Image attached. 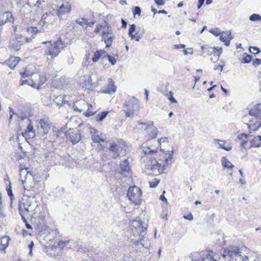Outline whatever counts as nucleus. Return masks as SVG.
<instances>
[{"mask_svg": "<svg viewBox=\"0 0 261 261\" xmlns=\"http://www.w3.org/2000/svg\"><path fill=\"white\" fill-rule=\"evenodd\" d=\"M172 154L166 158L165 163H159L156 159H151L147 162L146 166L147 169L151 170L154 174H159L165 172L168 166L171 163Z\"/></svg>", "mask_w": 261, "mask_h": 261, "instance_id": "obj_1", "label": "nucleus"}, {"mask_svg": "<svg viewBox=\"0 0 261 261\" xmlns=\"http://www.w3.org/2000/svg\"><path fill=\"white\" fill-rule=\"evenodd\" d=\"M222 256L228 261H249L248 257L243 255L238 247L229 246L224 250Z\"/></svg>", "mask_w": 261, "mask_h": 261, "instance_id": "obj_2", "label": "nucleus"}, {"mask_svg": "<svg viewBox=\"0 0 261 261\" xmlns=\"http://www.w3.org/2000/svg\"><path fill=\"white\" fill-rule=\"evenodd\" d=\"M132 226L134 235L138 236L139 238L137 239H131V240L134 242L135 245H138L146 233L145 231L147 227L146 225H143L141 221L137 220L133 221Z\"/></svg>", "mask_w": 261, "mask_h": 261, "instance_id": "obj_3", "label": "nucleus"}, {"mask_svg": "<svg viewBox=\"0 0 261 261\" xmlns=\"http://www.w3.org/2000/svg\"><path fill=\"white\" fill-rule=\"evenodd\" d=\"M19 180L23 186L24 189L29 190V188H34L35 182L31 173L28 171L27 168L21 165L19 167Z\"/></svg>", "mask_w": 261, "mask_h": 261, "instance_id": "obj_4", "label": "nucleus"}, {"mask_svg": "<svg viewBox=\"0 0 261 261\" xmlns=\"http://www.w3.org/2000/svg\"><path fill=\"white\" fill-rule=\"evenodd\" d=\"M124 108L125 116L133 117L140 109V103L138 99L135 97H130L125 101Z\"/></svg>", "mask_w": 261, "mask_h": 261, "instance_id": "obj_5", "label": "nucleus"}, {"mask_svg": "<svg viewBox=\"0 0 261 261\" xmlns=\"http://www.w3.org/2000/svg\"><path fill=\"white\" fill-rule=\"evenodd\" d=\"M141 196L142 191L139 187L136 186L129 187L127 196L132 203L136 205H140L142 201Z\"/></svg>", "mask_w": 261, "mask_h": 261, "instance_id": "obj_6", "label": "nucleus"}, {"mask_svg": "<svg viewBox=\"0 0 261 261\" xmlns=\"http://www.w3.org/2000/svg\"><path fill=\"white\" fill-rule=\"evenodd\" d=\"M63 43L61 39L50 43L45 51V55L50 56L52 59L55 58L60 53L61 49L63 47Z\"/></svg>", "mask_w": 261, "mask_h": 261, "instance_id": "obj_7", "label": "nucleus"}, {"mask_svg": "<svg viewBox=\"0 0 261 261\" xmlns=\"http://www.w3.org/2000/svg\"><path fill=\"white\" fill-rule=\"evenodd\" d=\"M65 135L73 145L77 143L81 139V133L78 130L70 128L66 132Z\"/></svg>", "mask_w": 261, "mask_h": 261, "instance_id": "obj_8", "label": "nucleus"}, {"mask_svg": "<svg viewBox=\"0 0 261 261\" xmlns=\"http://www.w3.org/2000/svg\"><path fill=\"white\" fill-rule=\"evenodd\" d=\"M201 55L203 56H209L212 53H214V56L218 58L222 52V48H220L219 49H217L215 47H208L207 46H201Z\"/></svg>", "mask_w": 261, "mask_h": 261, "instance_id": "obj_9", "label": "nucleus"}, {"mask_svg": "<svg viewBox=\"0 0 261 261\" xmlns=\"http://www.w3.org/2000/svg\"><path fill=\"white\" fill-rule=\"evenodd\" d=\"M19 212L21 214H26L28 212L33 211L34 210L31 206V203L28 200L22 199L19 204Z\"/></svg>", "mask_w": 261, "mask_h": 261, "instance_id": "obj_10", "label": "nucleus"}, {"mask_svg": "<svg viewBox=\"0 0 261 261\" xmlns=\"http://www.w3.org/2000/svg\"><path fill=\"white\" fill-rule=\"evenodd\" d=\"M62 134V132L58 127L53 126L48 137V140L50 142H55L59 139Z\"/></svg>", "mask_w": 261, "mask_h": 261, "instance_id": "obj_11", "label": "nucleus"}, {"mask_svg": "<svg viewBox=\"0 0 261 261\" xmlns=\"http://www.w3.org/2000/svg\"><path fill=\"white\" fill-rule=\"evenodd\" d=\"M114 39V35L112 32L103 31L102 40L104 41L106 44V47L111 46Z\"/></svg>", "mask_w": 261, "mask_h": 261, "instance_id": "obj_12", "label": "nucleus"}, {"mask_svg": "<svg viewBox=\"0 0 261 261\" xmlns=\"http://www.w3.org/2000/svg\"><path fill=\"white\" fill-rule=\"evenodd\" d=\"M88 106V103L85 100H81L76 102V103H72L71 106L72 109L75 112L81 113Z\"/></svg>", "mask_w": 261, "mask_h": 261, "instance_id": "obj_13", "label": "nucleus"}, {"mask_svg": "<svg viewBox=\"0 0 261 261\" xmlns=\"http://www.w3.org/2000/svg\"><path fill=\"white\" fill-rule=\"evenodd\" d=\"M108 85L106 87H103L100 90V92L103 93L110 94L115 92L116 90V87L114 85V82L112 79H108Z\"/></svg>", "mask_w": 261, "mask_h": 261, "instance_id": "obj_14", "label": "nucleus"}, {"mask_svg": "<svg viewBox=\"0 0 261 261\" xmlns=\"http://www.w3.org/2000/svg\"><path fill=\"white\" fill-rule=\"evenodd\" d=\"M249 115L255 117V119L261 118V103L255 105L249 111Z\"/></svg>", "mask_w": 261, "mask_h": 261, "instance_id": "obj_15", "label": "nucleus"}, {"mask_svg": "<svg viewBox=\"0 0 261 261\" xmlns=\"http://www.w3.org/2000/svg\"><path fill=\"white\" fill-rule=\"evenodd\" d=\"M70 11V5L68 3H66L65 4H63L59 7L58 10V14L59 17H61L62 15L69 13Z\"/></svg>", "mask_w": 261, "mask_h": 261, "instance_id": "obj_16", "label": "nucleus"}, {"mask_svg": "<svg viewBox=\"0 0 261 261\" xmlns=\"http://www.w3.org/2000/svg\"><path fill=\"white\" fill-rule=\"evenodd\" d=\"M20 58L16 57L11 56L10 58L2 63V64H6L11 69H14L16 65L18 63Z\"/></svg>", "mask_w": 261, "mask_h": 261, "instance_id": "obj_17", "label": "nucleus"}, {"mask_svg": "<svg viewBox=\"0 0 261 261\" xmlns=\"http://www.w3.org/2000/svg\"><path fill=\"white\" fill-rule=\"evenodd\" d=\"M246 124L250 129L255 132L261 126V118L256 119L255 122H253V119H250L249 123Z\"/></svg>", "mask_w": 261, "mask_h": 261, "instance_id": "obj_18", "label": "nucleus"}, {"mask_svg": "<svg viewBox=\"0 0 261 261\" xmlns=\"http://www.w3.org/2000/svg\"><path fill=\"white\" fill-rule=\"evenodd\" d=\"M120 147L116 143H112L109 148V151L112 153L113 158H116L119 155V149Z\"/></svg>", "mask_w": 261, "mask_h": 261, "instance_id": "obj_19", "label": "nucleus"}, {"mask_svg": "<svg viewBox=\"0 0 261 261\" xmlns=\"http://www.w3.org/2000/svg\"><path fill=\"white\" fill-rule=\"evenodd\" d=\"M107 55V52L103 49L97 50L94 53V56L92 58V60L94 62H97L100 58L102 60H104L105 58V55Z\"/></svg>", "mask_w": 261, "mask_h": 261, "instance_id": "obj_20", "label": "nucleus"}, {"mask_svg": "<svg viewBox=\"0 0 261 261\" xmlns=\"http://www.w3.org/2000/svg\"><path fill=\"white\" fill-rule=\"evenodd\" d=\"M39 123L40 125V127L43 130L44 134L48 133V131L50 128V124L47 120L42 119L39 120Z\"/></svg>", "mask_w": 261, "mask_h": 261, "instance_id": "obj_21", "label": "nucleus"}, {"mask_svg": "<svg viewBox=\"0 0 261 261\" xmlns=\"http://www.w3.org/2000/svg\"><path fill=\"white\" fill-rule=\"evenodd\" d=\"M10 238L8 236H3L0 238V250L4 251L8 246Z\"/></svg>", "mask_w": 261, "mask_h": 261, "instance_id": "obj_22", "label": "nucleus"}, {"mask_svg": "<svg viewBox=\"0 0 261 261\" xmlns=\"http://www.w3.org/2000/svg\"><path fill=\"white\" fill-rule=\"evenodd\" d=\"M91 139L95 143H99L104 142L106 140L105 136H102L101 133L99 132H95L91 136Z\"/></svg>", "mask_w": 261, "mask_h": 261, "instance_id": "obj_23", "label": "nucleus"}, {"mask_svg": "<svg viewBox=\"0 0 261 261\" xmlns=\"http://www.w3.org/2000/svg\"><path fill=\"white\" fill-rule=\"evenodd\" d=\"M22 44L21 43L13 39L10 41L9 43V48L14 51H18L20 49Z\"/></svg>", "mask_w": 261, "mask_h": 261, "instance_id": "obj_24", "label": "nucleus"}, {"mask_svg": "<svg viewBox=\"0 0 261 261\" xmlns=\"http://www.w3.org/2000/svg\"><path fill=\"white\" fill-rule=\"evenodd\" d=\"M147 133L149 137L152 139L155 138L156 137L158 130L156 127L153 125L152 122L150 123L149 129Z\"/></svg>", "mask_w": 261, "mask_h": 261, "instance_id": "obj_25", "label": "nucleus"}, {"mask_svg": "<svg viewBox=\"0 0 261 261\" xmlns=\"http://www.w3.org/2000/svg\"><path fill=\"white\" fill-rule=\"evenodd\" d=\"M201 253H202V256H205L206 257L204 258H201V260L200 261H216V259H214L212 255V250L209 251L208 252L206 251H202Z\"/></svg>", "mask_w": 261, "mask_h": 261, "instance_id": "obj_26", "label": "nucleus"}, {"mask_svg": "<svg viewBox=\"0 0 261 261\" xmlns=\"http://www.w3.org/2000/svg\"><path fill=\"white\" fill-rule=\"evenodd\" d=\"M122 172H128L130 170L129 163L127 159L122 161L120 164Z\"/></svg>", "mask_w": 261, "mask_h": 261, "instance_id": "obj_27", "label": "nucleus"}, {"mask_svg": "<svg viewBox=\"0 0 261 261\" xmlns=\"http://www.w3.org/2000/svg\"><path fill=\"white\" fill-rule=\"evenodd\" d=\"M158 148L154 147H145L143 149V151L144 152L145 154H151L156 152Z\"/></svg>", "mask_w": 261, "mask_h": 261, "instance_id": "obj_28", "label": "nucleus"}, {"mask_svg": "<svg viewBox=\"0 0 261 261\" xmlns=\"http://www.w3.org/2000/svg\"><path fill=\"white\" fill-rule=\"evenodd\" d=\"M221 162L222 166L225 168L232 169L234 166L228 160L224 157L222 158Z\"/></svg>", "mask_w": 261, "mask_h": 261, "instance_id": "obj_29", "label": "nucleus"}, {"mask_svg": "<svg viewBox=\"0 0 261 261\" xmlns=\"http://www.w3.org/2000/svg\"><path fill=\"white\" fill-rule=\"evenodd\" d=\"M218 141L219 148H222L226 151H230L232 147L230 145L228 144L227 146H225V144L226 143L225 141L221 140Z\"/></svg>", "mask_w": 261, "mask_h": 261, "instance_id": "obj_30", "label": "nucleus"}, {"mask_svg": "<svg viewBox=\"0 0 261 261\" xmlns=\"http://www.w3.org/2000/svg\"><path fill=\"white\" fill-rule=\"evenodd\" d=\"M108 112L106 111L102 112L101 113H98L96 115V119L97 121H102L107 116Z\"/></svg>", "mask_w": 261, "mask_h": 261, "instance_id": "obj_31", "label": "nucleus"}, {"mask_svg": "<svg viewBox=\"0 0 261 261\" xmlns=\"http://www.w3.org/2000/svg\"><path fill=\"white\" fill-rule=\"evenodd\" d=\"M51 16L49 14L47 13H45L42 15L41 17V19L40 20L41 23H43V25H44L45 23H49L50 21H48V17Z\"/></svg>", "mask_w": 261, "mask_h": 261, "instance_id": "obj_32", "label": "nucleus"}, {"mask_svg": "<svg viewBox=\"0 0 261 261\" xmlns=\"http://www.w3.org/2000/svg\"><path fill=\"white\" fill-rule=\"evenodd\" d=\"M139 125V128L141 129L146 130L147 132L149 129L150 126V123H143V122H138Z\"/></svg>", "mask_w": 261, "mask_h": 261, "instance_id": "obj_33", "label": "nucleus"}, {"mask_svg": "<svg viewBox=\"0 0 261 261\" xmlns=\"http://www.w3.org/2000/svg\"><path fill=\"white\" fill-rule=\"evenodd\" d=\"M249 19L252 21H261V16L257 14H253L249 16Z\"/></svg>", "mask_w": 261, "mask_h": 261, "instance_id": "obj_34", "label": "nucleus"}, {"mask_svg": "<svg viewBox=\"0 0 261 261\" xmlns=\"http://www.w3.org/2000/svg\"><path fill=\"white\" fill-rule=\"evenodd\" d=\"M27 32L29 33L32 34L34 36L35 34H36L37 33L41 32V31H39L38 28L37 27H30L28 28L27 29Z\"/></svg>", "mask_w": 261, "mask_h": 261, "instance_id": "obj_35", "label": "nucleus"}, {"mask_svg": "<svg viewBox=\"0 0 261 261\" xmlns=\"http://www.w3.org/2000/svg\"><path fill=\"white\" fill-rule=\"evenodd\" d=\"M105 58H108V61L112 65H114L116 64V58H115L114 57L109 55L107 53V55H105Z\"/></svg>", "mask_w": 261, "mask_h": 261, "instance_id": "obj_36", "label": "nucleus"}, {"mask_svg": "<svg viewBox=\"0 0 261 261\" xmlns=\"http://www.w3.org/2000/svg\"><path fill=\"white\" fill-rule=\"evenodd\" d=\"M39 86H41V85H43L47 81V78L46 77V75L44 73H42L41 74H39Z\"/></svg>", "mask_w": 261, "mask_h": 261, "instance_id": "obj_37", "label": "nucleus"}, {"mask_svg": "<svg viewBox=\"0 0 261 261\" xmlns=\"http://www.w3.org/2000/svg\"><path fill=\"white\" fill-rule=\"evenodd\" d=\"M92 107V106L91 105L88 104V106L87 107L88 110H87V112L85 113V115L86 117H89V116H92L93 115H94L95 113V111H92L90 110V109Z\"/></svg>", "mask_w": 261, "mask_h": 261, "instance_id": "obj_38", "label": "nucleus"}, {"mask_svg": "<svg viewBox=\"0 0 261 261\" xmlns=\"http://www.w3.org/2000/svg\"><path fill=\"white\" fill-rule=\"evenodd\" d=\"M64 99V95H59L56 98L55 102L57 105L62 106L63 105V100Z\"/></svg>", "mask_w": 261, "mask_h": 261, "instance_id": "obj_39", "label": "nucleus"}, {"mask_svg": "<svg viewBox=\"0 0 261 261\" xmlns=\"http://www.w3.org/2000/svg\"><path fill=\"white\" fill-rule=\"evenodd\" d=\"M72 101L69 100V97L68 96L64 95V99L63 100V105H67L70 106L72 105Z\"/></svg>", "mask_w": 261, "mask_h": 261, "instance_id": "obj_40", "label": "nucleus"}, {"mask_svg": "<svg viewBox=\"0 0 261 261\" xmlns=\"http://www.w3.org/2000/svg\"><path fill=\"white\" fill-rule=\"evenodd\" d=\"M14 40L19 42V43H21L22 45L25 43L24 37L22 36L21 35H16V38Z\"/></svg>", "mask_w": 261, "mask_h": 261, "instance_id": "obj_41", "label": "nucleus"}, {"mask_svg": "<svg viewBox=\"0 0 261 261\" xmlns=\"http://www.w3.org/2000/svg\"><path fill=\"white\" fill-rule=\"evenodd\" d=\"M160 179L154 178L153 181H149V186L150 188H155L157 186V185L160 182Z\"/></svg>", "mask_w": 261, "mask_h": 261, "instance_id": "obj_42", "label": "nucleus"}, {"mask_svg": "<svg viewBox=\"0 0 261 261\" xmlns=\"http://www.w3.org/2000/svg\"><path fill=\"white\" fill-rule=\"evenodd\" d=\"M25 214H21L20 215H21L22 220H23V222L25 223L26 227L28 229H32V226L30 224L28 223L27 219L25 218Z\"/></svg>", "mask_w": 261, "mask_h": 261, "instance_id": "obj_43", "label": "nucleus"}, {"mask_svg": "<svg viewBox=\"0 0 261 261\" xmlns=\"http://www.w3.org/2000/svg\"><path fill=\"white\" fill-rule=\"evenodd\" d=\"M228 39V32H223L221 33L220 36V39L222 41H225Z\"/></svg>", "mask_w": 261, "mask_h": 261, "instance_id": "obj_44", "label": "nucleus"}, {"mask_svg": "<svg viewBox=\"0 0 261 261\" xmlns=\"http://www.w3.org/2000/svg\"><path fill=\"white\" fill-rule=\"evenodd\" d=\"M244 55H245L243 58V61L245 63H249L251 62L252 59V56L250 55H247L246 54H244Z\"/></svg>", "mask_w": 261, "mask_h": 261, "instance_id": "obj_45", "label": "nucleus"}, {"mask_svg": "<svg viewBox=\"0 0 261 261\" xmlns=\"http://www.w3.org/2000/svg\"><path fill=\"white\" fill-rule=\"evenodd\" d=\"M141 12V8L138 6L135 7L133 10V13L134 15H140Z\"/></svg>", "mask_w": 261, "mask_h": 261, "instance_id": "obj_46", "label": "nucleus"}, {"mask_svg": "<svg viewBox=\"0 0 261 261\" xmlns=\"http://www.w3.org/2000/svg\"><path fill=\"white\" fill-rule=\"evenodd\" d=\"M136 30V25L135 24H132L130 25V28L128 30V34L129 36L132 35L133 33Z\"/></svg>", "mask_w": 261, "mask_h": 261, "instance_id": "obj_47", "label": "nucleus"}, {"mask_svg": "<svg viewBox=\"0 0 261 261\" xmlns=\"http://www.w3.org/2000/svg\"><path fill=\"white\" fill-rule=\"evenodd\" d=\"M17 116L21 120H23L28 117L27 114L23 112H21L17 114Z\"/></svg>", "mask_w": 261, "mask_h": 261, "instance_id": "obj_48", "label": "nucleus"}, {"mask_svg": "<svg viewBox=\"0 0 261 261\" xmlns=\"http://www.w3.org/2000/svg\"><path fill=\"white\" fill-rule=\"evenodd\" d=\"M261 64V59L255 58V60H254L252 62V65L255 67H256L257 66H259Z\"/></svg>", "mask_w": 261, "mask_h": 261, "instance_id": "obj_49", "label": "nucleus"}, {"mask_svg": "<svg viewBox=\"0 0 261 261\" xmlns=\"http://www.w3.org/2000/svg\"><path fill=\"white\" fill-rule=\"evenodd\" d=\"M6 190H7V194H8V196L10 197L11 199L12 200V198L13 196V195L12 193V189H11L10 184L9 185V187H7L6 188Z\"/></svg>", "mask_w": 261, "mask_h": 261, "instance_id": "obj_50", "label": "nucleus"}, {"mask_svg": "<svg viewBox=\"0 0 261 261\" xmlns=\"http://www.w3.org/2000/svg\"><path fill=\"white\" fill-rule=\"evenodd\" d=\"M249 136V135H247L246 134H245V133H243V134H241L240 135H239L237 137V138L239 139V140H242V141L244 140V138H245V139H246Z\"/></svg>", "mask_w": 261, "mask_h": 261, "instance_id": "obj_51", "label": "nucleus"}, {"mask_svg": "<svg viewBox=\"0 0 261 261\" xmlns=\"http://www.w3.org/2000/svg\"><path fill=\"white\" fill-rule=\"evenodd\" d=\"M25 131L27 132V133H33V134L34 135V127L33 126V125L31 124H29L27 127V129L25 130Z\"/></svg>", "mask_w": 261, "mask_h": 261, "instance_id": "obj_52", "label": "nucleus"}, {"mask_svg": "<svg viewBox=\"0 0 261 261\" xmlns=\"http://www.w3.org/2000/svg\"><path fill=\"white\" fill-rule=\"evenodd\" d=\"M82 20L84 21L85 24L90 27H92L95 22L94 21L89 22L88 19L86 18H83Z\"/></svg>", "mask_w": 261, "mask_h": 261, "instance_id": "obj_53", "label": "nucleus"}, {"mask_svg": "<svg viewBox=\"0 0 261 261\" xmlns=\"http://www.w3.org/2000/svg\"><path fill=\"white\" fill-rule=\"evenodd\" d=\"M130 37H131V39L132 40L135 39L137 41H139L140 38H141V36L138 35V33H136V34H133Z\"/></svg>", "mask_w": 261, "mask_h": 261, "instance_id": "obj_54", "label": "nucleus"}, {"mask_svg": "<svg viewBox=\"0 0 261 261\" xmlns=\"http://www.w3.org/2000/svg\"><path fill=\"white\" fill-rule=\"evenodd\" d=\"M211 32L213 33L214 35H216V36H218L221 34V31L218 28L214 29V30H212Z\"/></svg>", "mask_w": 261, "mask_h": 261, "instance_id": "obj_55", "label": "nucleus"}, {"mask_svg": "<svg viewBox=\"0 0 261 261\" xmlns=\"http://www.w3.org/2000/svg\"><path fill=\"white\" fill-rule=\"evenodd\" d=\"M169 94H170V96L168 97V99L170 100V101L171 103H176L177 101H176V99L173 97V94L172 93V92L171 91L169 92Z\"/></svg>", "mask_w": 261, "mask_h": 261, "instance_id": "obj_56", "label": "nucleus"}, {"mask_svg": "<svg viewBox=\"0 0 261 261\" xmlns=\"http://www.w3.org/2000/svg\"><path fill=\"white\" fill-rule=\"evenodd\" d=\"M20 74L23 78H25L26 77L29 76L32 74V73L30 74L27 70L22 73H20Z\"/></svg>", "mask_w": 261, "mask_h": 261, "instance_id": "obj_57", "label": "nucleus"}, {"mask_svg": "<svg viewBox=\"0 0 261 261\" xmlns=\"http://www.w3.org/2000/svg\"><path fill=\"white\" fill-rule=\"evenodd\" d=\"M155 4L158 6H163L165 4L164 0H154Z\"/></svg>", "mask_w": 261, "mask_h": 261, "instance_id": "obj_58", "label": "nucleus"}, {"mask_svg": "<svg viewBox=\"0 0 261 261\" xmlns=\"http://www.w3.org/2000/svg\"><path fill=\"white\" fill-rule=\"evenodd\" d=\"M173 46H174V48L177 49L184 48L186 47L185 45L182 44L174 45Z\"/></svg>", "mask_w": 261, "mask_h": 261, "instance_id": "obj_59", "label": "nucleus"}, {"mask_svg": "<svg viewBox=\"0 0 261 261\" xmlns=\"http://www.w3.org/2000/svg\"><path fill=\"white\" fill-rule=\"evenodd\" d=\"M35 38V36H33V35H32V36L30 37H24L25 38V42L29 43L30 42L33 38Z\"/></svg>", "mask_w": 261, "mask_h": 261, "instance_id": "obj_60", "label": "nucleus"}, {"mask_svg": "<svg viewBox=\"0 0 261 261\" xmlns=\"http://www.w3.org/2000/svg\"><path fill=\"white\" fill-rule=\"evenodd\" d=\"M167 140V138H162L159 141H154V142L157 144L158 145H161V142H164Z\"/></svg>", "mask_w": 261, "mask_h": 261, "instance_id": "obj_61", "label": "nucleus"}, {"mask_svg": "<svg viewBox=\"0 0 261 261\" xmlns=\"http://www.w3.org/2000/svg\"><path fill=\"white\" fill-rule=\"evenodd\" d=\"M223 67H224V65H218L217 66H215V67L214 68V69L215 70H220L221 71H222L223 70Z\"/></svg>", "mask_w": 261, "mask_h": 261, "instance_id": "obj_62", "label": "nucleus"}, {"mask_svg": "<svg viewBox=\"0 0 261 261\" xmlns=\"http://www.w3.org/2000/svg\"><path fill=\"white\" fill-rule=\"evenodd\" d=\"M184 218L186 219L192 220L193 219V217L191 214H188L187 215H185Z\"/></svg>", "mask_w": 261, "mask_h": 261, "instance_id": "obj_63", "label": "nucleus"}, {"mask_svg": "<svg viewBox=\"0 0 261 261\" xmlns=\"http://www.w3.org/2000/svg\"><path fill=\"white\" fill-rule=\"evenodd\" d=\"M204 1H205V0H198V5H197V8L198 9H200L202 7V6L203 5V4L204 3Z\"/></svg>", "mask_w": 261, "mask_h": 261, "instance_id": "obj_64", "label": "nucleus"}]
</instances>
